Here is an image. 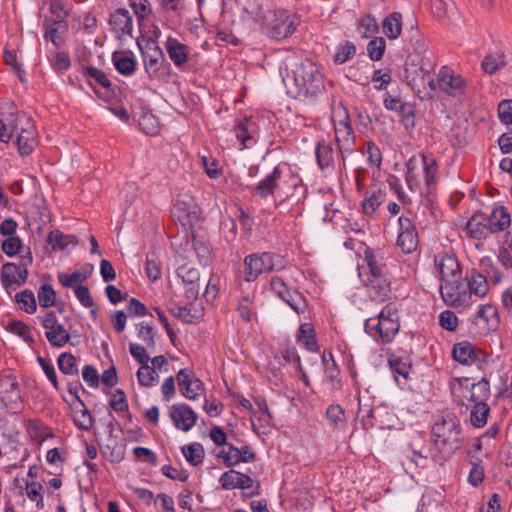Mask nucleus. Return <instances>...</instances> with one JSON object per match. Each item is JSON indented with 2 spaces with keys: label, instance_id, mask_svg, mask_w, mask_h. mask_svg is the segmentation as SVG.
I'll list each match as a JSON object with an SVG mask.
<instances>
[{
  "label": "nucleus",
  "instance_id": "nucleus-1",
  "mask_svg": "<svg viewBox=\"0 0 512 512\" xmlns=\"http://www.w3.org/2000/svg\"><path fill=\"white\" fill-rule=\"evenodd\" d=\"M246 18L254 20L267 37L283 40L290 37L300 24L297 14L286 9L263 11L256 0H248L243 7Z\"/></svg>",
  "mask_w": 512,
  "mask_h": 512
},
{
  "label": "nucleus",
  "instance_id": "nucleus-2",
  "mask_svg": "<svg viewBox=\"0 0 512 512\" xmlns=\"http://www.w3.org/2000/svg\"><path fill=\"white\" fill-rule=\"evenodd\" d=\"M431 440L437 450L431 456L437 461L445 460L458 451L463 444V432L458 417L449 413L437 419L431 429Z\"/></svg>",
  "mask_w": 512,
  "mask_h": 512
},
{
  "label": "nucleus",
  "instance_id": "nucleus-3",
  "mask_svg": "<svg viewBox=\"0 0 512 512\" xmlns=\"http://www.w3.org/2000/svg\"><path fill=\"white\" fill-rule=\"evenodd\" d=\"M298 183V177L291 172L287 164L280 163L253 186L250 192L260 199L273 197L283 201L293 195Z\"/></svg>",
  "mask_w": 512,
  "mask_h": 512
},
{
  "label": "nucleus",
  "instance_id": "nucleus-4",
  "mask_svg": "<svg viewBox=\"0 0 512 512\" xmlns=\"http://www.w3.org/2000/svg\"><path fill=\"white\" fill-rule=\"evenodd\" d=\"M284 82L288 93L295 98L314 96L324 88L323 75L311 60L296 64Z\"/></svg>",
  "mask_w": 512,
  "mask_h": 512
},
{
  "label": "nucleus",
  "instance_id": "nucleus-5",
  "mask_svg": "<svg viewBox=\"0 0 512 512\" xmlns=\"http://www.w3.org/2000/svg\"><path fill=\"white\" fill-rule=\"evenodd\" d=\"M451 395L455 402L469 408L486 402L490 396V385L486 379L472 382L469 378H454L450 382Z\"/></svg>",
  "mask_w": 512,
  "mask_h": 512
},
{
  "label": "nucleus",
  "instance_id": "nucleus-6",
  "mask_svg": "<svg viewBox=\"0 0 512 512\" xmlns=\"http://www.w3.org/2000/svg\"><path fill=\"white\" fill-rule=\"evenodd\" d=\"M399 327L397 311L391 304L384 306L378 317H371L365 321L366 332L382 343L392 342Z\"/></svg>",
  "mask_w": 512,
  "mask_h": 512
},
{
  "label": "nucleus",
  "instance_id": "nucleus-7",
  "mask_svg": "<svg viewBox=\"0 0 512 512\" xmlns=\"http://www.w3.org/2000/svg\"><path fill=\"white\" fill-rule=\"evenodd\" d=\"M331 121L340 152L350 150L354 144V134L348 110L341 103L332 107Z\"/></svg>",
  "mask_w": 512,
  "mask_h": 512
},
{
  "label": "nucleus",
  "instance_id": "nucleus-8",
  "mask_svg": "<svg viewBox=\"0 0 512 512\" xmlns=\"http://www.w3.org/2000/svg\"><path fill=\"white\" fill-rule=\"evenodd\" d=\"M280 257L271 252L253 253L244 258V279L255 281L262 273L271 272L279 266Z\"/></svg>",
  "mask_w": 512,
  "mask_h": 512
},
{
  "label": "nucleus",
  "instance_id": "nucleus-9",
  "mask_svg": "<svg viewBox=\"0 0 512 512\" xmlns=\"http://www.w3.org/2000/svg\"><path fill=\"white\" fill-rule=\"evenodd\" d=\"M171 215L174 221L179 222L185 231H189L199 220L200 208L192 196L180 194L174 202Z\"/></svg>",
  "mask_w": 512,
  "mask_h": 512
},
{
  "label": "nucleus",
  "instance_id": "nucleus-10",
  "mask_svg": "<svg viewBox=\"0 0 512 512\" xmlns=\"http://www.w3.org/2000/svg\"><path fill=\"white\" fill-rule=\"evenodd\" d=\"M231 133L236 139L239 150L250 149L258 141L260 127L254 117L243 116L234 120Z\"/></svg>",
  "mask_w": 512,
  "mask_h": 512
},
{
  "label": "nucleus",
  "instance_id": "nucleus-11",
  "mask_svg": "<svg viewBox=\"0 0 512 512\" xmlns=\"http://www.w3.org/2000/svg\"><path fill=\"white\" fill-rule=\"evenodd\" d=\"M439 291L444 303L455 308H467L472 305L471 293L467 291L462 278L441 282Z\"/></svg>",
  "mask_w": 512,
  "mask_h": 512
},
{
  "label": "nucleus",
  "instance_id": "nucleus-12",
  "mask_svg": "<svg viewBox=\"0 0 512 512\" xmlns=\"http://www.w3.org/2000/svg\"><path fill=\"white\" fill-rule=\"evenodd\" d=\"M145 72L151 80H163L169 76L170 64L165 61L163 51L152 42L142 52Z\"/></svg>",
  "mask_w": 512,
  "mask_h": 512
},
{
  "label": "nucleus",
  "instance_id": "nucleus-13",
  "mask_svg": "<svg viewBox=\"0 0 512 512\" xmlns=\"http://www.w3.org/2000/svg\"><path fill=\"white\" fill-rule=\"evenodd\" d=\"M36 318L45 329V337L51 347L62 348L70 341L68 330L59 322L54 311H46Z\"/></svg>",
  "mask_w": 512,
  "mask_h": 512
},
{
  "label": "nucleus",
  "instance_id": "nucleus-14",
  "mask_svg": "<svg viewBox=\"0 0 512 512\" xmlns=\"http://www.w3.org/2000/svg\"><path fill=\"white\" fill-rule=\"evenodd\" d=\"M23 116L26 115L19 113L13 102L8 100L0 102V142L8 143L10 141L18 131Z\"/></svg>",
  "mask_w": 512,
  "mask_h": 512
},
{
  "label": "nucleus",
  "instance_id": "nucleus-15",
  "mask_svg": "<svg viewBox=\"0 0 512 512\" xmlns=\"http://www.w3.org/2000/svg\"><path fill=\"white\" fill-rule=\"evenodd\" d=\"M270 291L288 304L297 314H303L307 309L305 297L298 291H291L284 280L274 276L270 280Z\"/></svg>",
  "mask_w": 512,
  "mask_h": 512
},
{
  "label": "nucleus",
  "instance_id": "nucleus-16",
  "mask_svg": "<svg viewBox=\"0 0 512 512\" xmlns=\"http://www.w3.org/2000/svg\"><path fill=\"white\" fill-rule=\"evenodd\" d=\"M397 247L403 254L416 251V222L414 215H402L398 219Z\"/></svg>",
  "mask_w": 512,
  "mask_h": 512
},
{
  "label": "nucleus",
  "instance_id": "nucleus-17",
  "mask_svg": "<svg viewBox=\"0 0 512 512\" xmlns=\"http://www.w3.org/2000/svg\"><path fill=\"white\" fill-rule=\"evenodd\" d=\"M16 134V145L22 156L33 152L38 144V131L35 122L28 116H23Z\"/></svg>",
  "mask_w": 512,
  "mask_h": 512
},
{
  "label": "nucleus",
  "instance_id": "nucleus-18",
  "mask_svg": "<svg viewBox=\"0 0 512 512\" xmlns=\"http://www.w3.org/2000/svg\"><path fill=\"white\" fill-rule=\"evenodd\" d=\"M28 277L26 267L16 263L8 262L2 265L0 280L7 293L16 291L25 284Z\"/></svg>",
  "mask_w": 512,
  "mask_h": 512
},
{
  "label": "nucleus",
  "instance_id": "nucleus-19",
  "mask_svg": "<svg viewBox=\"0 0 512 512\" xmlns=\"http://www.w3.org/2000/svg\"><path fill=\"white\" fill-rule=\"evenodd\" d=\"M436 80V89L452 97H461L465 92V81L460 75H456L450 68L442 67Z\"/></svg>",
  "mask_w": 512,
  "mask_h": 512
},
{
  "label": "nucleus",
  "instance_id": "nucleus-20",
  "mask_svg": "<svg viewBox=\"0 0 512 512\" xmlns=\"http://www.w3.org/2000/svg\"><path fill=\"white\" fill-rule=\"evenodd\" d=\"M422 48L424 55L420 60L419 70L422 72V83H423V95L420 98H432L433 93L436 92V80L434 74H432L435 67V59L432 52L427 51L424 45L418 43V51Z\"/></svg>",
  "mask_w": 512,
  "mask_h": 512
},
{
  "label": "nucleus",
  "instance_id": "nucleus-21",
  "mask_svg": "<svg viewBox=\"0 0 512 512\" xmlns=\"http://www.w3.org/2000/svg\"><path fill=\"white\" fill-rule=\"evenodd\" d=\"M454 359L464 365L476 364L481 368L487 362L488 355L469 342H460L453 347Z\"/></svg>",
  "mask_w": 512,
  "mask_h": 512
},
{
  "label": "nucleus",
  "instance_id": "nucleus-22",
  "mask_svg": "<svg viewBox=\"0 0 512 512\" xmlns=\"http://www.w3.org/2000/svg\"><path fill=\"white\" fill-rule=\"evenodd\" d=\"M177 382L181 394L189 400L197 399L205 390L203 382L187 368L179 370Z\"/></svg>",
  "mask_w": 512,
  "mask_h": 512
},
{
  "label": "nucleus",
  "instance_id": "nucleus-23",
  "mask_svg": "<svg viewBox=\"0 0 512 512\" xmlns=\"http://www.w3.org/2000/svg\"><path fill=\"white\" fill-rule=\"evenodd\" d=\"M169 416L177 430L188 432L196 424L197 414L185 404H173L169 409Z\"/></svg>",
  "mask_w": 512,
  "mask_h": 512
},
{
  "label": "nucleus",
  "instance_id": "nucleus-24",
  "mask_svg": "<svg viewBox=\"0 0 512 512\" xmlns=\"http://www.w3.org/2000/svg\"><path fill=\"white\" fill-rule=\"evenodd\" d=\"M434 264L440 274L441 282L462 278L459 262L453 254L447 252L437 254L434 258Z\"/></svg>",
  "mask_w": 512,
  "mask_h": 512
},
{
  "label": "nucleus",
  "instance_id": "nucleus-25",
  "mask_svg": "<svg viewBox=\"0 0 512 512\" xmlns=\"http://www.w3.org/2000/svg\"><path fill=\"white\" fill-rule=\"evenodd\" d=\"M395 381L401 389H411L412 361L408 356H393L389 359Z\"/></svg>",
  "mask_w": 512,
  "mask_h": 512
},
{
  "label": "nucleus",
  "instance_id": "nucleus-26",
  "mask_svg": "<svg viewBox=\"0 0 512 512\" xmlns=\"http://www.w3.org/2000/svg\"><path fill=\"white\" fill-rule=\"evenodd\" d=\"M108 23L118 38L132 35L133 19L126 8H118L113 11L109 16Z\"/></svg>",
  "mask_w": 512,
  "mask_h": 512
},
{
  "label": "nucleus",
  "instance_id": "nucleus-27",
  "mask_svg": "<svg viewBox=\"0 0 512 512\" xmlns=\"http://www.w3.org/2000/svg\"><path fill=\"white\" fill-rule=\"evenodd\" d=\"M177 276L181 279L188 298H197L200 291V272L189 263L177 268Z\"/></svg>",
  "mask_w": 512,
  "mask_h": 512
},
{
  "label": "nucleus",
  "instance_id": "nucleus-28",
  "mask_svg": "<svg viewBox=\"0 0 512 512\" xmlns=\"http://www.w3.org/2000/svg\"><path fill=\"white\" fill-rule=\"evenodd\" d=\"M165 48L175 67L183 69L189 58V47L181 43L178 39L168 36L165 42Z\"/></svg>",
  "mask_w": 512,
  "mask_h": 512
},
{
  "label": "nucleus",
  "instance_id": "nucleus-29",
  "mask_svg": "<svg viewBox=\"0 0 512 512\" xmlns=\"http://www.w3.org/2000/svg\"><path fill=\"white\" fill-rule=\"evenodd\" d=\"M253 482L250 476L233 469L224 472L219 478V483L224 490L249 489L253 486Z\"/></svg>",
  "mask_w": 512,
  "mask_h": 512
},
{
  "label": "nucleus",
  "instance_id": "nucleus-30",
  "mask_svg": "<svg viewBox=\"0 0 512 512\" xmlns=\"http://www.w3.org/2000/svg\"><path fill=\"white\" fill-rule=\"evenodd\" d=\"M70 406L74 425L80 430H90L93 426V418L84 402L79 400L78 403H71Z\"/></svg>",
  "mask_w": 512,
  "mask_h": 512
},
{
  "label": "nucleus",
  "instance_id": "nucleus-31",
  "mask_svg": "<svg viewBox=\"0 0 512 512\" xmlns=\"http://www.w3.org/2000/svg\"><path fill=\"white\" fill-rule=\"evenodd\" d=\"M386 199V188L373 187L367 191L362 201V209L365 215L372 216Z\"/></svg>",
  "mask_w": 512,
  "mask_h": 512
},
{
  "label": "nucleus",
  "instance_id": "nucleus-32",
  "mask_svg": "<svg viewBox=\"0 0 512 512\" xmlns=\"http://www.w3.org/2000/svg\"><path fill=\"white\" fill-rule=\"evenodd\" d=\"M115 69L124 76H132L136 70V60L131 51H116L112 55Z\"/></svg>",
  "mask_w": 512,
  "mask_h": 512
},
{
  "label": "nucleus",
  "instance_id": "nucleus-33",
  "mask_svg": "<svg viewBox=\"0 0 512 512\" xmlns=\"http://www.w3.org/2000/svg\"><path fill=\"white\" fill-rule=\"evenodd\" d=\"M469 235L475 239H485L493 233L487 217L483 214H474L466 225Z\"/></svg>",
  "mask_w": 512,
  "mask_h": 512
},
{
  "label": "nucleus",
  "instance_id": "nucleus-34",
  "mask_svg": "<svg viewBox=\"0 0 512 512\" xmlns=\"http://www.w3.org/2000/svg\"><path fill=\"white\" fill-rule=\"evenodd\" d=\"M47 244L52 250H68L78 244L77 237L70 234H64L59 229L52 230L47 236Z\"/></svg>",
  "mask_w": 512,
  "mask_h": 512
},
{
  "label": "nucleus",
  "instance_id": "nucleus-35",
  "mask_svg": "<svg viewBox=\"0 0 512 512\" xmlns=\"http://www.w3.org/2000/svg\"><path fill=\"white\" fill-rule=\"evenodd\" d=\"M297 342L302 344L305 349L312 353L319 352V345L316 337V331L311 323H303L300 325L297 334Z\"/></svg>",
  "mask_w": 512,
  "mask_h": 512
},
{
  "label": "nucleus",
  "instance_id": "nucleus-36",
  "mask_svg": "<svg viewBox=\"0 0 512 512\" xmlns=\"http://www.w3.org/2000/svg\"><path fill=\"white\" fill-rule=\"evenodd\" d=\"M315 155L321 170L333 169L336 152L329 142L325 140L319 141L315 148Z\"/></svg>",
  "mask_w": 512,
  "mask_h": 512
},
{
  "label": "nucleus",
  "instance_id": "nucleus-37",
  "mask_svg": "<svg viewBox=\"0 0 512 512\" xmlns=\"http://www.w3.org/2000/svg\"><path fill=\"white\" fill-rule=\"evenodd\" d=\"M366 288L373 301L383 302L389 297L390 287L386 278H368Z\"/></svg>",
  "mask_w": 512,
  "mask_h": 512
},
{
  "label": "nucleus",
  "instance_id": "nucleus-38",
  "mask_svg": "<svg viewBox=\"0 0 512 512\" xmlns=\"http://www.w3.org/2000/svg\"><path fill=\"white\" fill-rule=\"evenodd\" d=\"M26 431L30 439L39 444L54 436L52 430L38 419L28 420L26 422Z\"/></svg>",
  "mask_w": 512,
  "mask_h": 512
},
{
  "label": "nucleus",
  "instance_id": "nucleus-39",
  "mask_svg": "<svg viewBox=\"0 0 512 512\" xmlns=\"http://www.w3.org/2000/svg\"><path fill=\"white\" fill-rule=\"evenodd\" d=\"M467 284L466 288L469 293H471V297L473 295L477 297H484L488 290L489 284L484 275L479 272L473 271L469 276H467Z\"/></svg>",
  "mask_w": 512,
  "mask_h": 512
},
{
  "label": "nucleus",
  "instance_id": "nucleus-40",
  "mask_svg": "<svg viewBox=\"0 0 512 512\" xmlns=\"http://www.w3.org/2000/svg\"><path fill=\"white\" fill-rule=\"evenodd\" d=\"M487 220L493 233L505 230L511 223L510 214L504 206L494 208Z\"/></svg>",
  "mask_w": 512,
  "mask_h": 512
},
{
  "label": "nucleus",
  "instance_id": "nucleus-41",
  "mask_svg": "<svg viewBox=\"0 0 512 512\" xmlns=\"http://www.w3.org/2000/svg\"><path fill=\"white\" fill-rule=\"evenodd\" d=\"M326 419L334 431H344L346 428V416L344 409L338 404H331L325 413Z\"/></svg>",
  "mask_w": 512,
  "mask_h": 512
},
{
  "label": "nucleus",
  "instance_id": "nucleus-42",
  "mask_svg": "<svg viewBox=\"0 0 512 512\" xmlns=\"http://www.w3.org/2000/svg\"><path fill=\"white\" fill-rule=\"evenodd\" d=\"M477 321H482L487 330H495L498 327V310L491 304L481 305L476 314Z\"/></svg>",
  "mask_w": 512,
  "mask_h": 512
},
{
  "label": "nucleus",
  "instance_id": "nucleus-43",
  "mask_svg": "<svg viewBox=\"0 0 512 512\" xmlns=\"http://www.w3.org/2000/svg\"><path fill=\"white\" fill-rule=\"evenodd\" d=\"M6 330L18 336L29 346H32L35 342L30 326L21 320L14 319L9 321L6 325Z\"/></svg>",
  "mask_w": 512,
  "mask_h": 512
},
{
  "label": "nucleus",
  "instance_id": "nucleus-44",
  "mask_svg": "<svg viewBox=\"0 0 512 512\" xmlns=\"http://www.w3.org/2000/svg\"><path fill=\"white\" fill-rule=\"evenodd\" d=\"M24 491L28 499L35 503L38 510L44 508V488L40 482L36 480L26 481Z\"/></svg>",
  "mask_w": 512,
  "mask_h": 512
},
{
  "label": "nucleus",
  "instance_id": "nucleus-45",
  "mask_svg": "<svg viewBox=\"0 0 512 512\" xmlns=\"http://www.w3.org/2000/svg\"><path fill=\"white\" fill-rule=\"evenodd\" d=\"M422 174L425 185L427 187H430L436 182L438 175V164L432 155L422 156Z\"/></svg>",
  "mask_w": 512,
  "mask_h": 512
},
{
  "label": "nucleus",
  "instance_id": "nucleus-46",
  "mask_svg": "<svg viewBox=\"0 0 512 512\" xmlns=\"http://www.w3.org/2000/svg\"><path fill=\"white\" fill-rule=\"evenodd\" d=\"M137 380L142 387H153L159 382V374L151 367L149 363L140 365L137 373Z\"/></svg>",
  "mask_w": 512,
  "mask_h": 512
},
{
  "label": "nucleus",
  "instance_id": "nucleus-47",
  "mask_svg": "<svg viewBox=\"0 0 512 512\" xmlns=\"http://www.w3.org/2000/svg\"><path fill=\"white\" fill-rule=\"evenodd\" d=\"M471 407L470 422L476 428H481L487 423L490 408L486 402L474 404Z\"/></svg>",
  "mask_w": 512,
  "mask_h": 512
},
{
  "label": "nucleus",
  "instance_id": "nucleus-48",
  "mask_svg": "<svg viewBox=\"0 0 512 512\" xmlns=\"http://www.w3.org/2000/svg\"><path fill=\"white\" fill-rule=\"evenodd\" d=\"M182 454L188 463L197 466L203 462L205 452L200 443H191L182 447Z\"/></svg>",
  "mask_w": 512,
  "mask_h": 512
},
{
  "label": "nucleus",
  "instance_id": "nucleus-49",
  "mask_svg": "<svg viewBox=\"0 0 512 512\" xmlns=\"http://www.w3.org/2000/svg\"><path fill=\"white\" fill-rule=\"evenodd\" d=\"M402 31L401 14L393 13L383 22V32L390 39H396Z\"/></svg>",
  "mask_w": 512,
  "mask_h": 512
},
{
  "label": "nucleus",
  "instance_id": "nucleus-50",
  "mask_svg": "<svg viewBox=\"0 0 512 512\" xmlns=\"http://www.w3.org/2000/svg\"><path fill=\"white\" fill-rule=\"evenodd\" d=\"M57 365L59 370L65 375L78 374V361L71 353H61L57 359Z\"/></svg>",
  "mask_w": 512,
  "mask_h": 512
},
{
  "label": "nucleus",
  "instance_id": "nucleus-51",
  "mask_svg": "<svg viewBox=\"0 0 512 512\" xmlns=\"http://www.w3.org/2000/svg\"><path fill=\"white\" fill-rule=\"evenodd\" d=\"M15 301L19 308L28 314H34L37 310L36 299L31 290H24L15 295Z\"/></svg>",
  "mask_w": 512,
  "mask_h": 512
},
{
  "label": "nucleus",
  "instance_id": "nucleus-52",
  "mask_svg": "<svg viewBox=\"0 0 512 512\" xmlns=\"http://www.w3.org/2000/svg\"><path fill=\"white\" fill-rule=\"evenodd\" d=\"M82 73L85 77L88 78L90 85H93V82H95L103 88H109L111 86V81L109 80L108 76L97 67H84Z\"/></svg>",
  "mask_w": 512,
  "mask_h": 512
},
{
  "label": "nucleus",
  "instance_id": "nucleus-53",
  "mask_svg": "<svg viewBox=\"0 0 512 512\" xmlns=\"http://www.w3.org/2000/svg\"><path fill=\"white\" fill-rule=\"evenodd\" d=\"M356 54V46L350 41L339 43L335 49L334 62L336 64H344Z\"/></svg>",
  "mask_w": 512,
  "mask_h": 512
},
{
  "label": "nucleus",
  "instance_id": "nucleus-54",
  "mask_svg": "<svg viewBox=\"0 0 512 512\" xmlns=\"http://www.w3.org/2000/svg\"><path fill=\"white\" fill-rule=\"evenodd\" d=\"M378 23L370 15L361 17L358 21L357 32L362 38H370L378 32Z\"/></svg>",
  "mask_w": 512,
  "mask_h": 512
},
{
  "label": "nucleus",
  "instance_id": "nucleus-55",
  "mask_svg": "<svg viewBox=\"0 0 512 512\" xmlns=\"http://www.w3.org/2000/svg\"><path fill=\"white\" fill-rule=\"evenodd\" d=\"M506 65L505 56L502 53H493L487 55L482 61V69L487 74H493L497 70L503 68Z\"/></svg>",
  "mask_w": 512,
  "mask_h": 512
},
{
  "label": "nucleus",
  "instance_id": "nucleus-56",
  "mask_svg": "<svg viewBox=\"0 0 512 512\" xmlns=\"http://www.w3.org/2000/svg\"><path fill=\"white\" fill-rule=\"evenodd\" d=\"M253 303L254 295L252 294H245L238 301V314L246 322L251 321L253 315L255 314Z\"/></svg>",
  "mask_w": 512,
  "mask_h": 512
},
{
  "label": "nucleus",
  "instance_id": "nucleus-57",
  "mask_svg": "<svg viewBox=\"0 0 512 512\" xmlns=\"http://www.w3.org/2000/svg\"><path fill=\"white\" fill-rule=\"evenodd\" d=\"M57 278L62 286L75 289L77 286H81L87 276L81 271H74L72 273H58Z\"/></svg>",
  "mask_w": 512,
  "mask_h": 512
},
{
  "label": "nucleus",
  "instance_id": "nucleus-58",
  "mask_svg": "<svg viewBox=\"0 0 512 512\" xmlns=\"http://www.w3.org/2000/svg\"><path fill=\"white\" fill-rule=\"evenodd\" d=\"M38 301L41 307L50 308L56 301V292L50 284H42L37 292Z\"/></svg>",
  "mask_w": 512,
  "mask_h": 512
},
{
  "label": "nucleus",
  "instance_id": "nucleus-59",
  "mask_svg": "<svg viewBox=\"0 0 512 512\" xmlns=\"http://www.w3.org/2000/svg\"><path fill=\"white\" fill-rule=\"evenodd\" d=\"M129 6L138 21L147 19L152 14V5L149 0H129Z\"/></svg>",
  "mask_w": 512,
  "mask_h": 512
},
{
  "label": "nucleus",
  "instance_id": "nucleus-60",
  "mask_svg": "<svg viewBox=\"0 0 512 512\" xmlns=\"http://www.w3.org/2000/svg\"><path fill=\"white\" fill-rule=\"evenodd\" d=\"M61 20H45L44 21V38L51 41L55 46H60L62 39L59 36V27Z\"/></svg>",
  "mask_w": 512,
  "mask_h": 512
},
{
  "label": "nucleus",
  "instance_id": "nucleus-61",
  "mask_svg": "<svg viewBox=\"0 0 512 512\" xmlns=\"http://www.w3.org/2000/svg\"><path fill=\"white\" fill-rule=\"evenodd\" d=\"M386 49L385 39L382 37L373 38L367 45V53L372 61L382 59Z\"/></svg>",
  "mask_w": 512,
  "mask_h": 512
},
{
  "label": "nucleus",
  "instance_id": "nucleus-62",
  "mask_svg": "<svg viewBox=\"0 0 512 512\" xmlns=\"http://www.w3.org/2000/svg\"><path fill=\"white\" fill-rule=\"evenodd\" d=\"M401 122L406 128H413L416 124V106L411 103H404L398 112Z\"/></svg>",
  "mask_w": 512,
  "mask_h": 512
},
{
  "label": "nucleus",
  "instance_id": "nucleus-63",
  "mask_svg": "<svg viewBox=\"0 0 512 512\" xmlns=\"http://www.w3.org/2000/svg\"><path fill=\"white\" fill-rule=\"evenodd\" d=\"M364 154L370 166L380 168L382 163V153L380 148L372 141L366 143Z\"/></svg>",
  "mask_w": 512,
  "mask_h": 512
},
{
  "label": "nucleus",
  "instance_id": "nucleus-64",
  "mask_svg": "<svg viewBox=\"0 0 512 512\" xmlns=\"http://www.w3.org/2000/svg\"><path fill=\"white\" fill-rule=\"evenodd\" d=\"M498 116L504 125L512 126V99H505L499 103Z\"/></svg>",
  "mask_w": 512,
  "mask_h": 512
}]
</instances>
